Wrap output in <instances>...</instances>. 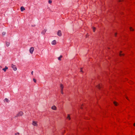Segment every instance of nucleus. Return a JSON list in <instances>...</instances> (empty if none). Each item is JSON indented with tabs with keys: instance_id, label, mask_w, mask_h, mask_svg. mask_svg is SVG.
Returning a JSON list of instances; mask_svg holds the SVG:
<instances>
[{
	"instance_id": "1",
	"label": "nucleus",
	"mask_w": 135,
	"mask_h": 135,
	"mask_svg": "<svg viewBox=\"0 0 135 135\" xmlns=\"http://www.w3.org/2000/svg\"><path fill=\"white\" fill-rule=\"evenodd\" d=\"M32 124L33 126L37 127L38 126L37 122L33 120L32 121Z\"/></svg>"
},
{
	"instance_id": "4",
	"label": "nucleus",
	"mask_w": 135,
	"mask_h": 135,
	"mask_svg": "<svg viewBox=\"0 0 135 135\" xmlns=\"http://www.w3.org/2000/svg\"><path fill=\"white\" fill-rule=\"evenodd\" d=\"M11 67L14 71H16L17 70V68L15 65L12 64L11 65Z\"/></svg>"
},
{
	"instance_id": "9",
	"label": "nucleus",
	"mask_w": 135,
	"mask_h": 135,
	"mask_svg": "<svg viewBox=\"0 0 135 135\" xmlns=\"http://www.w3.org/2000/svg\"><path fill=\"white\" fill-rule=\"evenodd\" d=\"M20 9L21 11H22L25 10V8L23 6L21 7Z\"/></svg>"
},
{
	"instance_id": "15",
	"label": "nucleus",
	"mask_w": 135,
	"mask_h": 135,
	"mask_svg": "<svg viewBox=\"0 0 135 135\" xmlns=\"http://www.w3.org/2000/svg\"><path fill=\"white\" fill-rule=\"evenodd\" d=\"M97 87L98 88H99V89H100L101 88L100 85L99 84L97 85Z\"/></svg>"
},
{
	"instance_id": "25",
	"label": "nucleus",
	"mask_w": 135,
	"mask_h": 135,
	"mask_svg": "<svg viewBox=\"0 0 135 135\" xmlns=\"http://www.w3.org/2000/svg\"><path fill=\"white\" fill-rule=\"evenodd\" d=\"M117 35V33H116L115 34V36H116V35Z\"/></svg>"
},
{
	"instance_id": "26",
	"label": "nucleus",
	"mask_w": 135,
	"mask_h": 135,
	"mask_svg": "<svg viewBox=\"0 0 135 135\" xmlns=\"http://www.w3.org/2000/svg\"><path fill=\"white\" fill-rule=\"evenodd\" d=\"M44 32H46V30H44Z\"/></svg>"
},
{
	"instance_id": "19",
	"label": "nucleus",
	"mask_w": 135,
	"mask_h": 135,
	"mask_svg": "<svg viewBox=\"0 0 135 135\" xmlns=\"http://www.w3.org/2000/svg\"><path fill=\"white\" fill-rule=\"evenodd\" d=\"M130 29L131 31H133V29L131 27H130Z\"/></svg>"
},
{
	"instance_id": "11",
	"label": "nucleus",
	"mask_w": 135,
	"mask_h": 135,
	"mask_svg": "<svg viewBox=\"0 0 135 135\" xmlns=\"http://www.w3.org/2000/svg\"><path fill=\"white\" fill-rule=\"evenodd\" d=\"M67 119H68L69 120H70V115L69 114L67 116Z\"/></svg>"
},
{
	"instance_id": "31",
	"label": "nucleus",
	"mask_w": 135,
	"mask_h": 135,
	"mask_svg": "<svg viewBox=\"0 0 135 135\" xmlns=\"http://www.w3.org/2000/svg\"><path fill=\"white\" fill-rule=\"evenodd\" d=\"M127 98V99H128H128Z\"/></svg>"
},
{
	"instance_id": "18",
	"label": "nucleus",
	"mask_w": 135,
	"mask_h": 135,
	"mask_svg": "<svg viewBox=\"0 0 135 135\" xmlns=\"http://www.w3.org/2000/svg\"><path fill=\"white\" fill-rule=\"evenodd\" d=\"M48 3L49 4H51L52 3V0H49Z\"/></svg>"
},
{
	"instance_id": "3",
	"label": "nucleus",
	"mask_w": 135,
	"mask_h": 135,
	"mask_svg": "<svg viewBox=\"0 0 135 135\" xmlns=\"http://www.w3.org/2000/svg\"><path fill=\"white\" fill-rule=\"evenodd\" d=\"M23 114V113L22 112H19L17 115V117L21 116Z\"/></svg>"
},
{
	"instance_id": "12",
	"label": "nucleus",
	"mask_w": 135,
	"mask_h": 135,
	"mask_svg": "<svg viewBox=\"0 0 135 135\" xmlns=\"http://www.w3.org/2000/svg\"><path fill=\"white\" fill-rule=\"evenodd\" d=\"M4 101H6L7 102H9V100L7 98H6L4 100Z\"/></svg>"
},
{
	"instance_id": "13",
	"label": "nucleus",
	"mask_w": 135,
	"mask_h": 135,
	"mask_svg": "<svg viewBox=\"0 0 135 135\" xmlns=\"http://www.w3.org/2000/svg\"><path fill=\"white\" fill-rule=\"evenodd\" d=\"M10 43L8 42H6V45L7 46H8L9 45Z\"/></svg>"
},
{
	"instance_id": "24",
	"label": "nucleus",
	"mask_w": 135,
	"mask_h": 135,
	"mask_svg": "<svg viewBox=\"0 0 135 135\" xmlns=\"http://www.w3.org/2000/svg\"><path fill=\"white\" fill-rule=\"evenodd\" d=\"M31 73L33 75V71H32Z\"/></svg>"
},
{
	"instance_id": "27",
	"label": "nucleus",
	"mask_w": 135,
	"mask_h": 135,
	"mask_svg": "<svg viewBox=\"0 0 135 135\" xmlns=\"http://www.w3.org/2000/svg\"><path fill=\"white\" fill-rule=\"evenodd\" d=\"M80 71L81 72H83V71H82V68H81V71Z\"/></svg>"
},
{
	"instance_id": "22",
	"label": "nucleus",
	"mask_w": 135,
	"mask_h": 135,
	"mask_svg": "<svg viewBox=\"0 0 135 135\" xmlns=\"http://www.w3.org/2000/svg\"><path fill=\"white\" fill-rule=\"evenodd\" d=\"M6 34V32H3L2 33V35L3 36H4Z\"/></svg>"
},
{
	"instance_id": "17",
	"label": "nucleus",
	"mask_w": 135,
	"mask_h": 135,
	"mask_svg": "<svg viewBox=\"0 0 135 135\" xmlns=\"http://www.w3.org/2000/svg\"><path fill=\"white\" fill-rule=\"evenodd\" d=\"M113 103L115 105V106L117 105L118 103H117L116 102H114Z\"/></svg>"
},
{
	"instance_id": "14",
	"label": "nucleus",
	"mask_w": 135,
	"mask_h": 135,
	"mask_svg": "<svg viewBox=\"0 0 135 135\" xmlns=\"http://www.w3.org/2000/svg\"><path fill=\"white\" fill-rule=\"evenodd\" d=\"M119 55L120 56H124V54H122V51H120L119 53Z\"/></svg>"
},
{
	"instance_id": "28",
	"label": "nucleus",
	"mask_w": 135,
	"mask_h": 135,
	"mask_svg": "<svg viewBox=\"0 0 135 135\" xmlns=\"http://www.w3.org/2000/svg\"><path fill=\"white\" fill-rule=\"evenodd\" d=\"M134 126L135 127V123H134Z\"/></svg>"
},
{
	"instance_id": "20",
	"label": "nucleus",
	"mask_w": 135,
	"mask_h": 135,
	"mask_svg": "<svg viewBox=\"0 0 135 135\" xmlns=\"http://www.w3.org/2000/svg\"><path fill=\"white\" fill-rule=\"evenodd\" d=\"M93 30L94 32L95 31V30L96 29V28L94 27H93Z\"/></svg>"
},
{
	"instance_id": "29",
	"label": "nucleus",
	"mask_w": 135,
	"mask_h": 135,
	"mask_svg": "<svg viewBox=\"0 0 135 135\" xmlns=\"http://www.w3.org/2000/svg\"><path fill=\"white\" fill-rule=\"evenodd\" d=\"M17 134H19V133H18Z\"/></svg>"
},
{
	"instance_id": "16",
	"label": "nucleus",
	"mask_w": 135,
	"mask_h": 135,
	"mask_svg": "<svg viewBox=\"0 0 135 135\" xmlns=\"http://www.w3.org/2000/svg\"><path fill=\"white\" fill-rule=\"evenodd\" d=\"M62 56L61 55L60 56V57H58V59L59 60H61V59L62 58Z\"/></svg>"
},
{
	"instance_id": "21",
	"label": "nucleus",
	"mask_w": 135,
	"mask_h": 135,
	"mask_svg": "<svg viewBox=\"0 0 135 135\" xmlns=\"http://www.w3.org/2000/svg\"><path fill=\"white\" fill-rule=\"evenodd\" d=\"M33 81H34V82L36 83V80L35 79H33Z\"/></svg>"
},
{
	"instance_id": "6",
	"label": "nucleus",
	"mask_w": 135,
	"mask_h": 135,
	"mask_svg": "<svg viewBox=\"0 0 135 135\" xmlns=\"http://www.w3.org/2000/svg\"><path fill=\"white\" fill-rule=\"evenodd\" d=\"M51 109L53 110H56V107L55 105H54L51 107Z\"/></svg>"
},
{
	"instance_id": "5",
	"label": "nucleus",
	"mask_w": 135,
	"mask_h": 135,
	"mask_svg": "<svg viewBox=\"0 0 135 135\" xmlns=\"http://www.w3.org/2000/svg\"><path fill=\"white\" fill-rule=\"evenodd\" d=\"M57 35L58 36H61L62 33L61 31L60 30L58 31V32H57Z\"/></svg>"
},
{
	"instance_id": "10",
	"label": "nucleus",
	"mask_w": 135,
	"mask_h": 135,
	"mask_svg": "<svg viewBox=\"0 0 135 135\" xmlns=\"http://www.w3.org/2000/svg\"><path fill=\"white\" fill-rule=\"evenodd\" d=\"M63 88H64V86H63V85L62 84H60V89H61V90H63Z\"/></svg>"
},
{
	"instance_id": "2",
	"label": "nucleus",
	"mask_w": 135,
	"mask_h": 135,
	"mask_svg": "<svg viewBox=\"0 0 135 135\" xmlns=\"http://www.w3.org/2000/svg\"><path fill=\"white\" fill-rule=\"evenodd\" d=\"M34 50V48L33 47H31L29 49V51L30 53L31 54H32L33 53V51Z\"/></svg>"
},
{
	"instance_id": "23",
	"label": "nucleus",
	"mask_w": 135,
	"mask_h": 135,
	"mask_svg": "<svg viewBox=\"0 0 135 135\" xmlns=\"http://www.w3.org/2000/svg\"><path fill=\"white\" fill-rule=\"evenodd\" d=\"M61 93L62 94H63V90H61Z\"/></svg>"
},
{
	"instance_id": "8",
	"label": "nucleus",
	"mask_w": 135,
	"mask_h": 135,
	"mask_svg": "<svg viewBox=\"0 0 135 135\" xmlns=\"http://www.w3.org/2000/svg\"><path fill=\"white\" fill-rule=\"evenodd\" d=\"M56 44V40H54L52 42V44L53 45H55Z\"/></svg>"
},
{
	"instance_id": "7",
	"label": "nucleus",
	"mask_w": 135,
	"mask_h": 135,
	"mask_svg": "<svg viewBox=\"0 0 135 135\" xmlns=\"http://www.w3.org/2000/svg\"><path fill=\"white\" fill-rule=\"evenodd\" d=\"M8 69V68L6 66L5 68H3L2 69V70L4 71V72H6L7 70Z\"/></svg>"
},
{
	"instance_id": "30",
	"label": "nucleus",
	"mask_w": 135,
	"mask_h": 135,
	"mask_svg": "<svg viewBox=\"0 0 135 135\" xmlns=\"http://www.w3.org/2000/svg\"><path fill=\"white\" fill-rule=\"evenodd\" d=\"M119 2H120L121 1L120 0H119Z\"/></svg>"
}]
</instances>
